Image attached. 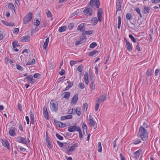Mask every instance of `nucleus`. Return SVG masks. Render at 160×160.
<instances>
[{
    "label": "nucleus",
    "mask_w": 160,
    "mask_h": 160,
    "mask_svg": "<svg viewBox=\"0 0 160 160\" xmlns=\"http://www.w3.org/2000/svg\"><path fill=\"white\" fill-rule=\"evenodd\" d=\"M137 136L140 137L143 141H145L148 138V132L145 128L141 126L139 128Z\"/></svg>",
    "instance_id": "f257e3e1"
},
{
    "label": "nucleus",
    "mask_w": 160,
    "mask_h": 160,
    "mask_svg": "<svg viewBox=\"0 0 160 160\" xmlns=\"http://www.w3.org/2000/svg\"><path fill=\"white\" fill-rule=\"evenodd\" d=\"M103 13V11L102 8H99L97 12L98 18L96 17L92 18L91 20L92 23L95 25L97 23L98 21L101 22L102 21V14Z\"/></svg>",
    "instance_id": "f03ea898"
},
{
    "label": "nucleus",
    "mask_w": 160,
    "mask_h": 160,
    "mask_svg": "<svg viewBox=\"0 0 160 160\" xmlns=\"http://www.w3.org/2000/svg\"><path fill=\"white\" fill-rule=\"evenodd\" d=\"M100 2L99 0H90L87 6L93 8L95 11L97 10L100 7Z\"/></svg>",
    "instance_id": "7ed1b4c3"
},
{
    "label": "nucleus",
    "mask_w": 160,
    "mask_h": 160,
    "mask_svg": "<svg viewBox=\"0 0 160 160\" xmlns=\"http://www.w3.org/2000/svg\"><path fill=\"white\" fill-rule=\"evenodd\" d=\"M33 15L31 12H29L24 17L23 19V22L24 24L28 23L32 18Z\"/></svg>",
    "instance_id": "20e7f679"
},
{
    "label": "nucleus",
    "mask_w": 160,
    "mask_h": 160,
    "mask_svg": "<svg viewBox=\"0 0 160 160\" xmlns=\"http://www.w3.org/2000/svg\"><path fill=\"white\" fill-rule=\"evenodd\" d=\"M50 105L51 110L52 111H54L55 112L57 111L58 103L55 100L53 99L51 101Z\"/></svg>",
    "instance_id": "39448f33"
},
{
    "label": "nucleus",
    "mask_w": 160,
    "mask_h": 160,
    "mask_svg": "<svg viewBox=\"0 0 160 160\" xmlns=\"http://www.w3.org/2000/svg\"><path fill=\"white\" fill-rule=\"evenodd\" d=\"M92 8L89 7H88L87 6V7H86L85 8L83 12L87 15H92L93 12V11Z\"/></svg>",
    "instance_id": "423d86ee"
},
{
    "label": "nucleus",
    "mask_w": 160,
    "mask_h": 160,
    "mask_svg": "<svg viewBox=\"0 0 160 160\" xmlns=\"http://www.w3.org/2000/svg\"><path fill=\"white\" fill-rule=\"evenodd\" d=\"M62 150L67 154L71 153L70 151V146L68 143H65Z\"/></svg>",
    "instance_id": "0eeeda50"
},
{
    "label": "nucleus",
    "mask_w": 160,
    "mask_h": 160,
    "mask_svg": "<svg viewBox=\"0 0 160 160\" xmlns=\"http://www.w3.org/2000/svg\"><path fill=\"white\" fill-rule=\"evenodd\" d=\"M16 142H18L22 143L25 145L27 144L25 138H24L21 136H19L16 138Z\"/></svg>",
    "instance_id": "6e6552de"
},
{
    "label": "nucleus",
    "mask_w": 160,
    "mask_h": 160,
    "mask_svg": "<svg viewBox=\"0 0 160 160\" xmlns=\"http://www.w3.org/2000/svg\"><path fill=\"white\" fill-rule=\"evenodd\" d=\"M80 129V127L77 126H70L68 127V131L70 132L78 131Z\"/></svg>",
    "instance_id": "1a4fd4ad"
},
{
    "label": "nucleus",
    "mask_w": 160,
    "mask_h": 160,
    "mask_svg": "<svg viewBox=\"0 0 160 160\" xmlns=\"http://www.w3.org/2000/svg\"><path fill=\"white\" fill-rule=\"evenodd\" d=\"M26 79L28 82L30 83L34 84L36 82V80L33 78L32 75H30L24 78V80Z\"/></svg>",
    "instance_id": "9d476101"
},
{
    "label": "nucleus",
    "mask_w": 160,
    "mask_h": 160,
    "mask_svg": "<svg viewBox=\"0 0 160 160\" xmlns=\"http://www.w3.org/2000/svg\"><path fill=\"white\" fill-rule=\"evenodd\" d=\"M1 140L2 143V145L3 146L6 148L8 150H10V149L9 142L7 140H4L3 139L1 138Z\"/></svg>",
    "instance_id": "9b49d317"
},
{
    "label": "nucleus",
    "mask_w": 160,
    "mask_h": 160,
    "mask_svg": "<svg viewBox=\"0 0 160 160\" xmlns=\"http://www.w3.org/2000/svg\"><path fill=\"white\" fill-rule=\"evenodd\" d=\"M124 40L126 43V48L127 50L129 52H131L132 50V45L130 44L129 42L127 40L126 38H124Z\"/></svg>",
    "instance_id": "f8f14e48"
},
{
    "label": "nucleus",
    "mask_w": 160,
    "mask_h": 160,
    "mask_svg": "<svg viewBox=\"0 0 160 160\" xmlns=\"http://www.w3.org/2000/svg\"><path fill=\"white\" fill-rule=\"evenodd\" d=\"M122 2V0H118L117 2L116 3V8L117 11L116 13L117 12L121 10V4Z\"/></svg>",
    "instance_id": "ddd939ff"
},
{
    "label": "nucleus",
    "mask_w": 160,
    "mask_h": 160,
    "mask_svg": "<svg viewBox=\"0 0 160 160\" xmlns=\"http://www.w3.org/2000/svg\"><path fill=\"white\" fill-rule=\"evenodd\" d=\"M106 95L105 94L100 96L96 101V102H97L100 103L103 102L106 99Z\"/></svg>",
    "instance_id": "4468645a"
},
{
    "label": "nucleus",
    "mask_w": 160,
    "mask_h": 160,
    "mask_svg": "<svg viewBox=\"0 0 160 160\" xmlns=\"http://www.w3.org/2000/svg\"><path fill=\"white\" fill-rule=\"evenodd\" d=\"M89 77L90 78V81L91 82V83L90 84V88L92 90H95V85L93 83L94 82V80L93 79V77L89 75Z\"/></svg>",
    "instance_id": "2eb2a0df"
},
{
    "label": "nucleus",
    "mask_w": 160,
    "mask_h": 160,
    "mask_svg": "<svg viewBox=\"0 0 160 160\" xmlns=\"http://www.w3.org/2000/svg\"><path fill=\"white\" fill-rule=\"evenodd\" d=\"M43 113L44 117L47 119H49V117L47 112V108L45 106L43 108Z\"/></svg>",
    "instance_id": "dca6fc26"
},
{
    "label": "nucleus",
    "mask_w": 160,
    "mask_h": 160,
    "mask_svg": "<svg viewBox=\"0 0 160 160\" xmlns=\"http://www.w3.org/2000/svg\"><path fill=\"white\" fill-rule=\"evenodd\" d=\"M90 125L93 127V128L95 129L97 128V123L92 119H89L88 120Z\"/></svg>",
    "instance_id": "f3484780"
},
{
    "label": "nucleus",
    "mask_w": 160,
    "mask_h": 160,
    "mask_svg": "<svg viewBox=\"0 0 160 160\" xmlns=\"http://www.w3.org/2000/svg\"><path fill=\"white\" fill-rule=\"evenodd\" d=\"M30 36L29 35L23 36L20 39V41L22 42H28L30 41Z\"/></svg>",
    "instance_id": "a211bd4d"
},
{
    "label": "nucleus",
    "mask_w": 160,
    "mask_h": 160,
    "mask_svg": "<svg viewBox=\"0 0 160 160\" xmlns=\"http://www.w3.org/2000/svg\"><path fill=\"white\" fill-rule=\"evenodd\" d=\"M142 150L141 149H140L134 153V154L135 155V158L136 159H138L139 158L140 154L142 153Z\"/></svg>",
    "instance_id": "6ab92c4d"
},
{
    "label": "nucleus",
    "mask_w": 160,
    "mask_h": 160,
    "mask_svg": "<svg viewBox=\"0 0 160 160\" xmlns=\"http://www.w3.org/2000/svg\"><path fill=\"white\" fill-rule=\"evenodd\" d=\"M78 96L77 93L74 96L71 100L72 103L75 104L77 103L78 100Z\"/></svg>",
    "instance_id": "aec40b11"
},
{
    "label": "nucleus",
    "mask_w": 160,
    "mask_h": 160,
    "mask_svg": "<svg viewBox=\"0 0 160 160\" xmlns=\"http://www.w3.org/2000/svg\"><path fill=\"white\" fill-rule=\"evenodd\" d=\"M29 114L30 115V118L31 120L30 125H31V124H34V114L31 111H30Z\"/></svg>",
    "instance_id": "412c9836"
},
{
    "label": "nucleus",
    "mask_w": 160,
    "mask_h": 160,
    "mask_svg": "<svg viewBox=\"0 0 160 160\" xmlns=\"http://www.w3.org/2000/svg\"><path fill=\"white\" fill-rule=\"evenodd\" d=\"M78 146L79 145L77 142H76V143L72 144V145L70 147V152H72L76 148L78 147Z\"/></svg>",
    "instance_id": "4be33fe9"
},
{
    "label": "nucleus",
    "mask_w": 160,
    "mask_h": 160,
    "mask_svg": "<svg viewBox=\"0 0 160 160\" xmlns=\"http://www.w3.org/2000/svg\"><path fill=\"white\" fill-rule=\"evenodd\" d=\"M49 37L47 38L46 39V40L44 43V44L43 45V49L44 50H46L47 48V46H48V42H49Z\"/></svg>",
    "instance_id": "5701e85b"
},
{
    "label": "nucleus",
    "mask_w": 160,
    "mask_h": 160,
    "mask_svg": "<svg viewBox=\"0 0 160 160\" xmlns=\"http://www.w3.org/2000/svg\"><path fill=\"white\" fill-rule=\"evenodd\" d=\"M88 75L87 72H86L84 75V80L85 83L87 85L88 84Z\"/></svg>",
    "instance_id": "b1692460"
},
{
    "label": "nucleus",
    "mask_w": 160,
    "mask_h": 160,
    "mask_svg": "<svg viewBox=\"0 0 160 160\" xmlns=\"http://www.w3.org/2000/svg\"><path fill=\"white\" fill-rule=\"evenodd\" d=\"M150 9V8L149 6H145L144 7L143 10L142 11L144 14H146L148 13Z\"/></svg>",
    "instance_id": "393cba45"
},
{
    "label": "nucleus",
    "mask_w": 160,
    "mask_h": 160,
    "mask_svg": "<svg viewBox=\"0 0 160 160\" xmlns=\"http://www.w3.org/2000/svg\"><path fill=\"white\" fill-rule=\"evenodd\" d=\"M71 93L69 92H65L63 93L62 95H63V97L65 98L66 100H68L70 96Z\"/></svg>",
    "instance_id": "a878e982"
},
{
    "label": "nucleus",
    "mask_w": 160,
    "mask_h": 160,
    "mask_svg": "<svg viewBox=\"0 0 160 160\" xmlns=\"http://www.w3.org/2000/svg\"><path fill=\"white\" fill-rule=\"evenodd\" d=\"M81 125H82V128L83 129V134H85V131L86 132V133H87V127L86 124L83 122H82L81 124Z\"/></svg>",
    "instance_id": "bb28decb"
},
{
    "label": "nucleus",
    "mask_w": 160,
    "mask_h": 160,
    "mask_svg": "<svg viewBox=\"0 0 160 160\" xmlns=\"http://www.w3.org/2000/svg\"><path fill=\"white\" fill-rule=\"evenodd\" d=\"M8 8L9 9H12L14 10L15 13V9L13 4L12 3H8Z\"/></svg>",
    "instance_id": "cd10ccee"
},
{
    "label": "nucleus",
    "mask_w": 160,
    "mask_h": 160,
    "mask_svg": "<svg viewBox=\"0 0 160 160\" xmlns=\"http://www.w3.org/2000/svg\"><path fill=\"white\" fill-rule=\"evenodd\" d=\"M98 52V51L94 50L92 52H89L88 53V56L90 57L92 56L96 55Z\"/></svg>",
    "instance_id": "c85d7f7f"
},
{
    "label": "nucleus",
    "mask_w": 160,
    "mask_h": 160,
    "mask_svg": "<svg viewBox=\"0 0 160 160\" xmlns=\"http://www.w3.org/2000/svg\"><path fill=\"white\" fill-rule=\"evenodd\" d=\"M16 148L18 151L19 152L20 151H21L22 152H25L26 150V149L18 145V146H16Z\"/></svg>",
    "instance_id": "c756f323"
},
{
    "label": "nucleus",
    "mask_w": 160,
    "mask_h": 160,
    "mask_svg": "<svg viewBox=\"0 0 160 160\" xmlns=\"http://www.w3.org/2000/svg\"><path fill=\"white\" fill-rule=\"evenodd\" d=\"M141 139L140 138H138L133 141V143L135 145L141 143Z\"/></svg>",
    "instance_id": "7c9ffc66"
},
{
    "label": "nucleus",
    "mask_w": 160,
    "mask_h": 160,
    "mask_svg": "<svg viewBox=\"0 0 160 160\" xmlns=\"http://www.w3.org/2000/svg\"><path fill=\"white\" fill-rule=\"evenodd\" d=\"M152 70L151 69L148 68L146 72V74L148 77L151 76L152 75Z\"/></svg>",
    "instance_id": "2f4dec72"
},
{
    "label": "nucleus",
    "mask_w": 160,
    "mask_h": 160,
    "mask_svg": "<svg viewBox=\"0 0 160 160\" xmlns=\"http://www.w3.org/2000/svg\"><path fill=\"white\" fill-rule=\"evenodd\" d=\"M67 27L65 26L61 27L58 28V31L59 32H62L65 31Z\"/></svg>",
    "instance_id": "473e14b6"
},
{
    "label": "nucleus",
    "mask_w": 160,
    "mask_h": 160,
    "mask_svg": "<svg viewBox=\"0 0 160 160\" xmlns=\"http://www.w3.org/2000/svg\"><path fill=\"white\" fill-rule=\"evenodd\" d=\"M13 48H16L17 47H19L20 45L18 43V42L16 41H14L12 42Z\"/></svg>",
    "instance_id": "72a5a7b5"
},
{
    "label": "nucleus",
    "mask_w": 160,
    "mask_h": 160,
    "mask_svg": "<svg viewBox=\"0 0 160 160\" xmlns=\"http://www.w3.org/2000/svg\"><path fill=\"white\" fill-rule=\"evenodd\" d=\"M81 109L80 108H75V113H76L78 116H80L81 114Z\"/></svg>",
    "instance_id": "f704fd0d"
},
{
    "label": "nucleus",
    "mask_w": 160,
    "mask_h": 160,
    "mask_svg": "<svg viewBox=\"0 0 160 160\" xmlns=\"http://www.w3.org/2000/svg\"><path fill=\"white\" fill-rule=\"evenodd\" d=\"M35 63V60L34 59H32V61H29L26 64V65H32Z\"/></svg>",
    "instance_id": "c9c22d12"
},
{
    "label": "nucleus",
    "mask_w": 160,
    "mask_h": 160,
    "mask_svg": "<svg viewBox=\"0 0 160 160\" xmlns=\"http://www.w3.org/2000/svg\"><path fill=\"white\" fill-rule=\"evenodd\" d=\"M98 151L101 152L102 151V147L101 143L100 142H98Z\"/></svg>",
    "instance_id": "e433bc0d"
},
{
    "label": "nucleus",
    "mask_w": 160,
    "mask_h": 160,
    "mask_svg": "<svg viewBox=\"0 0 160 160\" xmlns=\"http://www.w3.org/2000/svg\"><path fill=\"white\" fill-rule=\"evenodd\" d=\"M83 66L82 65H79L77 68V70L78 71L80 72L81 73H82V71L83 69Z\"/></svg>",
    "instance_id": "4c0bfd02"
},
{
    "label": "nucleus",
    "mask_w": 160,
    "mask_h": 160,
    "mask_svg": "<svg viewBox=\"0 0 160 160\" xmlns=\"http://www.w3.org/2000/svg\"><path fill=\"white\" fill-rule=\"evenodd\" d=\"M132 18V15L130 13H128L126 15V18L127 19L130 20Z\"/></svg>",
    "instance_id": "58836bf2"
},
{
    "label": "nucleus",
    "mask_w": 160,
    "mask_h": 160,
    "mask_svg": "<svg viewBox=\"0 0 160 160\" xmlns=\"http://www.w3.org/2000/svg\"><path fill=\"white\" fill-rule=\"evenodd\" d=\"M84 26V24L83 23H81L78 26L77 30L79 31H82V29H83Z\"/></svg>",
    "instance_id": "ea45409f"
},
{
    "label": "nucleus",
    "mask_w": 160,
    "mask_h": 160,
    "mask_svg": "<svg viewBox=\"0 0 160 160\" xmlns=\"http://www.w3.org/2000/svg\"><path fill=\"white\" fill-rule=\"evenodd\" d=\"M34 25L36 27L38 26L40 24V22L38 19L34 20V22H33Z\"/></svg>",
    "instance_id": "a19ab883"
},
{
    "label": "nucleus",
    "mask_w": 160,
    "mask_h": 160,
    "mask_svg": "<svg viewBox=\"0 0 160 160\" xmlns=\"http://www.w3.org/2000/svg\"><path fill=\"white\" fill-rule=\"evenodd\" d=\"M74 26V24L73 23H70L68 27V28L69 30H72Z\"/></svg>",
    "instance_id": "79ce46f5"
},
{
    "label": "nucleus",
    "mask_w": 160,
    "mask_h": 160,
    "mask_svg": "<svg viewBox=\"0 0 160 160\" xmlns=\"http://www.w3.org/2000/svg\"><path fill=\"white\" fill-rule=\"evenodd\" d=\"M86 38V36L85 35V34L82 33V34L81 36L80 37L79 40H81L82 42L84 39Z\"/></svg>",
    "instance_id": "37998d69"
},
{
    "label": "nucleus",
    "mask_w": 160,
    "mask_h": 160,
    "mask_svg": "<svg viewBox=\"0 0 160 160\" xmlns=\"http://www.w3.org/2000/svg\"><path fill=\"white\" fill-rule=\"evenodd\" d=\"M16 66L17 69L20 71H22L23 70V68L18 64H16Z\"/></svg>",
    "instance_id": "c03bdc74"
},
{
    "label": "nucleus",
    "mask_w": 160,
    "mask_h": 160,
    "mask_svg": "<svg viewBox=\"0 0 160 160\" xmlns=\"http://www.w3.org/2000/svg\"><path fill=\"white\" fill-rule=\"evenodd\" d=\"M9 133L10 135L12 136H14L16 135L15 131L13 130L10 129L9 131Z\"/></svg>",
    "instance_id": "a18cd8bd"
},
{
    "label": "nucleus",
    "mask_w": 160,
    "mask_h": 160,
    "mask_svg": "<svg viewBox=\"0 0 160 160\" xmlns=\"http://www.w3.org/2000/svg\"><path fill=\"white\" fill-rule=\"evenodd\" d=\"M129 38L131 39L132 41L133 42H136V40L135 38L132 34H129Z\"/></svg>",
    "instance_id": "49530a36"
},
{
    "label": "nucleus",
    "mask_w": 160,
    "mask_h": 160,
    "mask_svg": "<svg viewBox=\"0 0 160 160\" xmlns=\"http://www.w3.org/2000/svg\"><path fill=\"white\" fill-rule=\"evenodd\" d=\"M56 136L57 138L60 140H62L63 139V137L58 133H56Z\"/></svg>",
    "instance_id": "de8ad7c7"
},
{
    "label": "nucleus",
    "mask_w": 160,
    "mask_h": 160,
    "mask_svg": "<svg viewBox=\"0 0 160 160\" xmlns=\"http://www.w3.org/2000/svg\"><path fill=\"white\" fill-rule=\"evenodd\" d=\"M75 108H72L70 109L68 111V114H74L75 113Z\"/></svg>",
    "instance_id": "09e8293b"
},
{
    "label": "nucleus",
    "mask_w": 160,
    "mask_h": 160,
    "mask_svg": "<svg viewBox=\"0 0 160 160\" xmlns=\"http://www.w3.org/2000/svg\"><path fill=\"white\" fill-rule=\"evenodd\" d=\"M2 22L4 25L7 26H12L13 25H11V23H8L7 21L5 20H2Z\"/></svg>",
    "instance_id": "8fccbe9b"
},
{
    "label": "nucleus",
    "mask_w": 160,
    "mask_h": 160,
    "mask_svg": "<svg viewBox=\"0 0 160 160\" xmlns=\"http://www.w3.org/2000/svg\"><path fill=\"white\" fill-rule=\"evenodd\" d=\"M97 45V44L95 42H93L90 45L89 47L91 48H93Z\"/></svg>",
    "instance_id": "3c124183"
},
{
    "label": "nucleus",
    "mask_w": 160,
    "mask_h": 160,
    "mask_svg": "<svg viewBox=\"0 0 160 160\" xmlns=\"http://www.w3.org/2000/svg\"><path fill=\"white\" fill-rule=\"evenodd\" d=\"M78 132H79V138L80 139L82 140L83 138L82 136V133L81 130V129H80L79 130H78Z\"/></svg>",
    "instance_id": "603ef678"
},
{
    "label": "nucleus",
    "mask_w": 160,
    "mask_h": 160,
    "mask_svg": "<svg viewBox=\"0 0 160 160\" xmlns=\"http://www.w3.org/2000/svg\"><path fill=\"white\" fill-rule=\"evenodd\" d=\"M47 143V146L49 149H52V145L51 144L50 141L46 142Z\"/></svg>",
    "instance_id": "864d4df0"
},
{
    "label": "nucleus",
    "mask_w": 160,
    "mask_h": 160,
    "mask_svg": "<svg viewBox=\"0 0 160 160\" xmlns=\"http://www.w3.org/2000/svg\"><path fill=\"white\" fill-rule=\"evenodd\" d=\"M96 104L95 107V111H97L98 109L99 105L100 104V103L96 102Z\"/></svg>",
    "instance_id": "5fc2aeb1"
},
{
    "label": "nucleus",
    "mask_w": 160,
    "mask_h": 160,
    "mask_svg": "<svg viewBox=\"0 0 160 160\" xmlns=\"http://www.w3.org/2000/svg\"><path fill=\"white\" fill-rule=\"evenodd\" d=\"M47 12H46L47 16L48 17L50 18L52 16L51 12L48 10L47 9Z\"/></svg>",
    "instance_id": "6e6d98bb"
},
{
    "label": "nucleus",
    "mask_w": 160,
    "mask_h": 160,
    "mask_svg": "<svg viewBox=\"0 0 160 160\" xmlns=\"http://www.w3.org/2000/svg\"><path fill=\"white\" fill-rule=\"evenodd\" d=\"M54 122L57 126L61 128V122L59 121H57L55 120H54Z\"/></svg>",
    "instance_id": "4d7b16f0"
},
{
    "label": "nucleus",
    "mask_w": 160,
    "mask_h": 160,
    "mask_svg": "<svg viewBox=\"0 0 160 160\" xmlns=\"http://www.w3.org/2000/svg\"><path fill=\"white\" fill-rule=\"evenodd\" d=\"M77 61L71 60L70 62V64L71 66H72L77 63Z\"/></svg>",
    "instance_id": "13d9d810"
},
{
    "label": "nucleus",
    "mask_w": 160,
    "mask_h": 160,
    "mask_svg": "<svg viewBox=\"0 0 160 160\" xmlns=\"http://www.w3.org/2000/svg\"><path fill=\"white\" fill-rule=\"evenodd\" d=\"M93 32L92 30H90L89 31H84L85 35H90Z\"/></svg>",
    "instance_id": "bf43d9fd"
},
{
    "label": "nucleus",
    "mask_w": 160,
    "mask_h": 160,
    "mask_svg": "<svg viewBox=\"0 0 160 160\" xmlns=\"http://www.w3.org/2000/svg\"><path fill=\"white\" fill-rule=\"evenodd\" d=\"M57 142L60 147L63 148L64 145L63 143L61 142L58 141H57Z\"/></svg>",
    "instance_id": "052dcab7"
},
{
    "label": "nucleus",
    "mask_w": 160,
    "mask_h": 160,
    "mask_svg": "<svg viewBox=\"0 0 160 160\" xmlns=\"http://www.w3.org/2000/svg\"><path fill=\"white\" fill-rule=\"evenodd\" d=\"M78 87L81 89H83L85 87L84 84L82 82H80L79 83Z\"/></svg>",
    "instance_id": "680f3d73"
},
{
    "label": "nucleus",
    "mask_w": 160,
    "mask_h": 160,
    "mask_svg": "<svg viewBox=\"0 0 160 160\" xmlns=\"http://www.w3.org/2000/svg\"><path fill=\"white\" fill-rule=\"evenodd\" d=\"M67 83L68 84V86H69L70 88L73 86V82H70L69 81H68Z\"/></svg>",
    "instance_id": "e2e57ef3"
},
{
    "label": "nucleus",
    "mask_w": 160,
    "mask_h": 160,
    "mask_svg": "<svg viewBox=\"0 0 160 160\" xmlns=\"http://www.w3.org/2000/svg\"><path fill=\"white\" fill-rule=\"evenodd\" d=\"M88 108V104L87 103H84L83 104V108L84 110H85V109H86V111H87V108Z\"/></svg>",
    "instance_id": "0e129e2a"
},
{
    "label": "nucleus",
    "mask_w": 160,
    "mask_h": 160,
    "mask_svg": "<svg viewBox=\"0 0 160 160\" xmlns=\"http://www.w3.org/2000/svg\"><path fill=\"white\" fill-rule=\"evenodd\" d=\"M83 42H82L81 40H80L79 39V40L75 42V45L76 46H77L78 45H79L82 43H83Z\"/></svg>",
    "instance_id": "69168bd1"
},
{
    "label": "nucleus",
    "mask_w": 160,
    "mask_h": 160,
    "mask_svg": "<svg viewBox=\"0 0 160 160\" xmlns=\"http://www.w3.org/2000/svg\"><path fill=\"white\" fill-rule=\"evenodd\" d=\"M136 11L137 12L139 15L140 16V17L141 18H142V15L141 14V10H140V9L139 8H136Z\"/></svg>",
    "instance_id": "338daca9"
},
{
    "label": "nucleus",
    "mask_w": 160,
    "mask_h": 160,
    "mask_svg": "<svg viewBox=\"0 0 160 160\" xmlns=\"http://www.w3.org/2000/svg\"><path fill=\"white\" fill-rule=\"evenodd\" d=\"M65 71L63 69H62L59 72V74L61 76L64 75L65 73Z\"/></svg>",
    "instance_id": "774afa93"
}]
</instances>
